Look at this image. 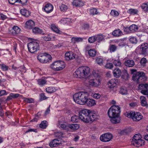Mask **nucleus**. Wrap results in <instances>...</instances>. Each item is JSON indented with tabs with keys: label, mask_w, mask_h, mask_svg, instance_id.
Here are the masks:
<instances>
[{
	"label": "nucleus",
	"mask_w": 148,
	"mask_h": 148,
	"mask_svg": "<svg viewBox=\"0 0 148 148\" xmlns=\"http://www.w3.org/2000/svg\"><path fill=\"white\" fill-rule=\"evenodd\" d=\"M61 143L59 140L55 139L50 143L49 145L51 147H53L58 146Z\"/></svg>",
	"instance_id": "obj_21"
},
{
	"label": "nucleus",
	"mask_w": 148,
	"mask_h": 148,
	"mask_svg": "<svg viewBox=\"0 0 148 148\" xmlns=\"http://www.w3.org/2000/svg\"><path fill=\"white\" fill-rule=\"evenodd\" d=\"M125 116L128 118H131L135 121H139L143 118V116L139 112L129 111L126 112L125 114Z\"/></svg>",
	"instance_id": "obj_6"
},
{
	"label": "nucleus",
	"mask_w": 148,
	"mask_h": 148,
	"mask_svg": "<svg viewBox=\"0 0 148 148\" xmlns=\"http://www.w3.org/2000/svg\"><path fill=\"white\" fill-rule=\"evenodd\" d=\"M132 79L136 82L140 83L146 81L147 77L143 72H138L134 74Z\"/></svg>",
	"instance_id": "obj_4"
},
{
	"label": "nucleus",
	"mask_w": 148,
	"mask_h": 148,
	"mask_svg": "<svg viewBox=\"0 0 148 148\" xmlns=\"http://www.w3.org/2000/svg\"><path fill=\"white\" fill-rule=\"evenodd\" d=\"M71 40L73 42H82L83 38L81 37H73L72 38Z\"/></svg>",
	"instance_id": "obj_42"
},
{
	"label": "nucleus",
	"mask_w": 148,
	"mask_h": 148,
	"mask_svg": "<svg viewBox=\"0 0 148 148\" xmlns=\"http://www.w3.org/2000/svg\"><path fill=\"white\" fill-rule=\"evenodd\" d=\"M68 9L67 6L64 4H62L60 6V9L61 11H65Z\"/></svg>",
	"instance_id": "obj_55"
},
{
	"label": "nucleus",
	"mask_w": 148,
	"mask_h": 148,
	"mask_svg": "<svg viewBox=\"0 0 148 148\" xmlns=\"http://www.w3.org/2000/svg\"><path fill=\"white\" fill-rule=\"evenodd\" d=\"M88 97V93L87 92H80L74 95L73 99L76 103L83 105L86 103Z\"/></svg>",
	"instance_id": "obj_2"
},
{
	"label": "nucleus",
	"mask_w": 148,
	"mask_h": 148,
	"mask_svg": "<svg viewBox=\"0 0 148 148\" xmlns=\"http://www.w3.org/2000/svg\"><path fill=\"white\" fill-rule=\"evenodd\" d=\"M53 5L50 3H47L45 5L43 9L47 13H49L51 12L53 9Z\"/></svg>",
	"instance_id": "obj_14"
},
{
	"label": "nucleus",
	"mask_w": 148,
	"mask_h": 148,
	"mask_svg": "<svg viewBox=\"0 0 148 148\" xmlns=\"http://www.w3.org/2000/svg\"><path fill=\"white\" fill-rule=\"evenodd\" d=\"M34 25V22L32 20H30L26 23L25 27L28 29H32Z\"/></svg>",
	"instance_id": "obj_18"
},
{
	"label": "nucleus",
	"mask_w": 148,
	"mask_h": 148,
	"mask_svg": "<svg viewBox=\"0 0 148 148\" xmlns=\"http://www.w3.org/2000/svg\"><path fill=\"white\" fill-rule=\"evenodd\" d=\"M47 122L46 121H42L40 124V127L43 129L46 128L47 126Z\"/></svg>",
	"instance_id": "obj_38"
},
{
	"label": "nucleus",
	"mask_w": 148,
	"mask_h": 148,
	"mask_svg": "<svg viewBox=\"0 0 148 148\" xmlns=\"http://www.w3.org/2000/svg\"><path fill=\"white\" fill-rule=\"evenodd\" d=\"M113 73L114 76L116 78L119 77L121 74V70L118 68L115 69L113 70Z\"/></svg>",
	"instance_id": "obj_20"
},
{
	"label": "nucleus",
	"mask_w": 148,
	"mask_h": 148,
	"mask_svg": "<svg viewBox=\"0 0 148 148\" xmlns=\"http://www.w3.org/2000/svg\"><path fill=\"white\" fill-rule=\"evenodd\" d=\"M43 39L45 41H50L51 39V38L49 35H46L42 36Z\"/></svg>",
	"instance_id": "obj_56"
},
{
	"label": "nucleus",
	"mask_w": 148,
	"mask_h": 148,
	"mask_svg": "<svg viewBox=\"0 0 148 148\" xmlns=\"http://www.w3.org/2000/svg\"><path fill=\"white\" fill-rule=\"evenodd\" d=\"M25 101L27 103H31L34 102V100L32 98H25L24 99Z\"/></svg>",
	"instance_id": "obj_53"
},
{
	"label": "nucleus",
	"mask_w": 148,
	"mask_h": 148,
	"mask_svg": "<svg viewBox=\"0 0 148 148\" xmlns=\"http://www.w3.org/2000/svg\"><path fill=\"white\" fill-rule=\"evenodd\" d=\"M95 38H96V40L99 42L102 41L103 39V38L101 35H99L96 36Z\"/></svg>",
	"instance_id": "obj_49"
},
{
	"label": "nucleus",
	"mask_w": 148,
	"mask_h": 148,
	"mask_svg": "<svg viewBox=\"0 0 148 148\" xmlns=\"http://www.w3.org/2000/svg\"><path fill=\"white\" fill-rule=\"evenodd\" d=\"M88 123L90 121H93L98 118V116L95 111H90L89 112Z\"/></svg>",
	"instance_id": "obj_11"
},
{
	"label": "nucleus",
	"mask_w": 148,
	"mask_h": 148,
	"mask_svg": "<svg viewBox=\"0 0 148 148\" xmlns=\"http://www.w3.org/2000/svg\"><path fill=\"white\" fill-rule=\"evenodd\" d=\"M90 110L84 109L80 111L79 113V118L83 121L88 123L89 113Z\"/></svg>",
	"instance_id": "obj_9"
},
{
	"label": "nucleus",
	"mask_w": 148,
	"mask_h": 148,
	"mask_svg": "<svg viewBox=\"0 0 148 148\" xmlns=\"http://www.w3.org/2000/svg\"><path fill=\"white\" fill-rule=\"evenodd\" d=\"M96 62L99 65H102L103 64V60L102 58L98 57L96 59Z\"/></svg>",
	"instance_id": "obj_44"
},
{
	"label": "nucleus",
	"mask_w": 148,
	"mask_h": 148,
	"mask_svg": "<svg viewBox=\"0 0 148 148\" xmlns=\"http://www.w3.org/2000/svg\"><path fill=\"white\" fill-rule=\"evenodd\" d=\"M140 99L141 105L147 108L148 105L147 103L146 98L143 96H141L140 98Z\"/></svg>",
	"instance_id": "obj_23"
},
{
	"label": "nucleus",
	"mask_w": 148,
	"mask_h": 148,
	"mask_svg": "<svg viewBox=\"0 0 148 148\" xmlns=\"http://www.w3.org/2000/svg\"><path fill=\"white\" fill-rule=\"evenodd\" d=\"M101 95L99 93H95L92 95V97L95 99H98L100 97Z\"/></svg>",
	"instance_id": "obj_63"
},
{
	"label": "nucleus",
	"mask_w": 148,
	"mask_h": 148,
	"mask_svg": "<svg viewBox=\"0 0 148 148\" xmlns=\"http://www.w3.org/2000/svg\"><path fill=\"white\" fill-rule=\"evenodd\" d=\"M122 78L126 80L129 78V75L126 71H125L123 74V75Z\"/></svg>",
	"instance_id": "obj_50"
},
{
	"label": "nucleus",
	"mask_w": 148,
	"mask_h": 148,
	"mask_svg": "<svg viewBox=\"0 0 148 148\" xmlns=\"http://www.w3.org/2000/svg\"><path fill=\"white\" fill-rule=\"evenodd\" d=\"M129 29L132 32H134L137 30L138 27L136 25L133 24L130 26Z\"/></svg>",
	"instance_id": "obj_30"
},
{
	"label": "nucleus",
	"mask_w": 148,
	"mask_h": 148,
	"mask_svg": "<svg viewBox=\"0 0 148 148\" xmlns=\"http://www.w3.org/2000/svg\"><path fill=\"white\" fill-rule=\"evenodd\" d=\"M20 29L18 27L16 26H13L11 30L10 31V33L13 35H15L19 33Z\"/></svg>",
	"instance_id": "obj_15"
},
{
	"label": "nucleus",
	"mask_w": 148,
	"mask_h": 148,
	"mask_svg": "<svg viewBox=\"0 0 148 148\" xmlns=\"http://www.w3.org/2000/svg\"><path fill=\"white\" fill-rule=\"evenodd\" d=\"M33 32L35 34H44V33L43 32L41 29L38 27H35L32 29Z\"/></svg>",
	"instance_id": "obj_28"
},
{
	"label": "nucleus",
	"mask_w": 148,
	"mask_h": 148,
	"mask_svg": "<svg viewBox=\"0 0 148 148\" xmlns=\"http://www.w3.org/2000/svg\"><path fill=\"white\" fill-rule=\"evenodd\" d=\"M112 138V136L110 133H107L102 134L101 136L100 140L103 142H108L110 141Z\"/></svg>",
	"instance_id": "obj_10"
},
{
	"label": "nucleus",
	"mask_w": 148,
	"mask_h": 148,
	"mask_svg": "<svg viewBox=\"0 0 148 148\" xmlns=\"http://www.w3.org/2000/svg\"><path fill=\"white\" fill-rule=\"evenodd\" d=\"M114 64L116 66H120L121 63L120 60H114L113 62Z\"/></svg>",
	"instance_id": "obj_45"
},
{
	"label": "nucleus",
	"mask_w": 148,
	"mask_h": 148,
	"mask_svg": "<svg viewBox=\"0 0 148 148\" xmlns=\"http://www.w3.org/2000/svg\"><path fill=\"white\" fill-rule=\"evenodd\" d=\"M63 135V133L61 132H58L55 133V136L56 137H58L59 138L64 137Z\"/></svg>",
	"instance_id": "obj_52"
},
{
	"label": "nucleus",
	"mask_w": 148,
	"mask_h": 148,
	"mask_svg": "<svg viewBox=\"0 0 148 148\" xmlns=\"http://www.w3.org/2000/svg\"><path fill=\"white\" fill-rule=\"evenodd\" d=\"M52 30L54 32L58 34H60L61 31L58 29V27L54 25H52L51 26Z\"/></svg>",
	"instance_id": "obj_39"
},
{
	"label": "nucleus",
	"mask_w": 148,
	"mask_h": 148,
	"mask_svg": "<svg viewBox=\"0 0 148 148\" xmlns=\"http://www.w3.org/2000/svg\"><path fill=\"white\" fill-rule=\"evenodd\" d=\"M129 40L131 43L133 44H136L138 41L136 38L133 36H130Z\"/></svg>",
	"instance_id": "obj_40"
},
{
	"label": "nucleus",
	"mask_w": 148,
	"mask_h": 148,
	"mask_svg": "<svg viewBox=\"0 0 148 148\" xmlns=\"http://www.w3.org/2000/svg\"><path fill=\"white\" fill-rule=\"evenodd\" d=\"M86 103L89 106H92L96 104L95 101L92 99H88L87 98L86 100Z\"/></svg>",
	"instance_id": "obj_22"
},
{
	"label": "nucleus",
	"mask_w": 148,
	"mask_h": 148,
	"mask_svg": "<svg viewBox=\"0 0 148 148\" xmlns=\"http://www.w3.org/2000/svg\"><path fill=\"white\" fill-rule=\"evenodd\" d=\"M116 81L114 79H112L108 83L109 88H114L116 85Z\"/></svg>",
	"instance_id": "obj_17"
},
{
	"label": "nucleus",
	"mask_w": 148,
	"mask_h": 148,
	"mask_svg": "<svg viewBox=\"0 0 148 148\" xmlns=\"http://www.w3.org/2000/svg\"><path fill=\"white\" fill-rule=\"evenodd\" d=\"M117 47L114 45H112L110 47V50L112 52H114L116 49Z\"/></svg>",
	"instance_id": "obj_59"
},
{
	"label": "nucleus",
	"mask_w": 148,
	"mask_h": 148,
	"mask_svg": "<svg viewBox=\"0 0 148 148\" xmlns=\"http://www.w3.org/2000/svg\"><path fill=\"white\" fill-rule=\"evenodd\" d=\"M141 7L142 9L145 11H148V5L146 4H143Z\"/></svg>",
	"instance_id": "obj_60"
},
{
	"label": "nucleus",
	"mask_w": 148,
	"mask_h": 148,
	"mask_svg": "<svg viewBox=\"0 0 148 148\" xmlns=\"http://www.w3.org/2000/svg\"><path fill=\"white\" fill-rule=\"evenodd\" d=\"M65 67V64L63 61H56L50 65L51 68L53 70L59 71L63 69Z\"/></svg>",
	"instance_id": "obj_5"
},
{
	"label": "nucleus",
	"mask_w": 148,
	"mask_h": 148,
	"mask_svg": "<svg viewBox=\"0 0 148 148\" xmlns=\"http://www.w3.org/2000/svg\"><path fill=\"white\" fill-rule=\"evenodd\" d=\"M90 70V68L88 66H82L76 69L74 75L76 77L83 78L87 77L89 75Z\"/></svg>",
	"instance_id": "obj_3"
},
{
	"label": "nucleus",
	"mask_w": 148,
	"mask_h": 148,
	"mask_svg": "<svg viewBox=\"0 0 148 148\" xmlns=\"http://www.w3.org/2000/svg\"><path fill=\"white\" fill-rule=\"evenodd\" d=\"M125 65L127 67H132L135 64L134 61L132 60H125L124 62Z\"/></svg>",
	"instance_id": "obj_19"
},
{
	"label": "nucleus",
	"mask_w": 148,
	"mask_h": 148,
	"mask_svg": "<svg viewBox=\"0 0 148 148\" xmlns=\"http://www.w3.org/2000/svg\"><path fill=\"white\" fill-rule=\"evenodd\" d=\"M10 95L12 97V99H16L18 98V97L19 95L18 94V93H10Z\"/></svg>",
	"instance_id": "obj_62"
},
{
	"label": "nucleus",
	"mask_w": 148,
	"mask_h": 148,
	"mask_svg": "<svg viewBox=\"0 0 148 148\" xmlns=\"http://www.w3.org/2000/svg\"><path fill=\"white\" fill-rule=\"evenodd\" d=\"M45 55L43 54H41L38 56V59L39 61L41 63H43L44 61Z\"/></svg>",
	"instance_id": "obj_43"
},
{
	"label": "nucleus",
	"mask_w": 148,
	"mask_h": 148,
	"mask_svg": "<svg viewBox=\"0 0 148 148\" xmlns=\"http://www.w3.org/2000/svg\"><path fill=\"white\" fill-rule=\"evenodd\" d=\"M112 34L114 36L117 37H119L123 34L122 32L119 29L114 30L112 32Z\"/></svg>",
	"instance_id": "obj_26"
},
{
	"label": "nucleus",
	"mask_w": 148,
	"mask_h": 148,
	"mask_svg": "<svg viewBox=\"0 0 148 148\" xmlns=\"http://www.w3.org/2000/svg\"><path fill=\"white\" fill-rule=\"evenodd\" d=\"M138 11L136 9L131 8L129 9L127 12L130 14H136L138 12Z\"/></svg>",
	"instance_id": "obj_47"
},
{
	"label": "nucleus",
	"mask_w": 148,
	"mask_h": 148,
	"mask_svg": "<svg viewBox=\"0 0 148 148\" xmlns=\"http://www.w3.org/2000/svg\"><path fill=\"white\" fill-rule=\"evenodd\" d=\"M79 116L76 115H74L71 117V120L73 122H78Z\"/></svg>",
	"instance_id": "obj_48"
},
{
	"label": "nucleus",
	"mask_w": 148,
	"mask_h": 148,
	"mask_svg": "<svg viewBox=\"0 0 148 148\" xmlns=\"http://www.w3.org/2000/svg\"><path fill=\"white\" fill-rule=\"evenodd\" d=\"M20 12L22 15L25 16H28L30 14V12L29 11L24 8L21 9Z\"/></svg>",
	"instance_id": "obj_27"
},
{
	"label": "nucleus",
	"mask_w": 148,
	"mask_h": 148,
	"mask_svg": "<svg viewBox=\"0 0 148 148\" xmlns=\"http://www.w3.org/2000/svg\"><path fill=\"white\" fill-rule=\"evenodd\" d=\"M141 138V136L140 134H135L133 137L132 142L134 143L135 142H136L137 140L140 139Z\"/></svg>",
	"instance_id": "obj_33"
},
{
	"label": "nucleus",
	"mask_w": 148,
	"mask_h": 148,
	"mask_svg": "<svg viewBox=\"0 0 148 148\" xmlns=\"http://www.w3.org/2000/svg\"><path fill=\"white\" fill-rule=\"evenodd\" d=\"M40 99L42 100H45V99H46L47 98V97L45 96L44 93H41L40 94Z\"/></svg>",
	"instance_id": "obj_64"
},
{
	"label": "nucleus",
	"mask_w": 148,
	"mask_h": 148,
	"mask_svg": "<svg viewBox=\"0 0 148 148\" xmlns=\"http://www.w3.org/2000/svg\"><path fill=\"white\" fill-rule=\"evenodd\" d=\"M144 143V141L140 139L133 143V144L136 146L138 147L143 145Z\"/></svg>",
	"instance_id": "obj_29"
},
{
	"label": "nucleus",
	"mask_w": 148,
	"mask_h": 148,
	"mask_svg": "<svg viewBox=\"0 0 148 148\" xmlns=\"http://www.w3.org/2000/svg\"><path fill=\"white\" fill-rule=\"evenodd\" d=\"M27 1L28 0H18V3L24 5L27 3Z\"/></svg>",
	"instance_id": "obj_58"
},
{
	"label": "nucleus",
	"mask_w": 148,
	"mask_h": 148,
	"mask_svg": "<svg viewBox=\"0 0 148 148\" xmlns=\"http://www.w3.org/2000/svg\"><path fill=\"white\" fill-rule=\"evenodd\" d=\"M72 4L75 7L82 6L84 5L83 2L81 0H74L72 2Z\"/></svg>",
	"instance_id": "obj_24"
},
{
	"label": "nucleus",
	"mask_w": 148,
	"mask_h": 148,
	"mask_svg": "<svg viewBox=\"0 0 148 148\" xmlns=\"http://www.w3.org/2000/svg\"><path fill=\"white\" fill-rule=\"evenodd\" d=\"M91 77H92V79H90L89 81V84L90 85L94 87H97L101 83V78L99 75L97 76L93 75H92Z\"/></svg>",
	"instance_id": "obj_7"
},
{
	"label": "nucleus",
	"mask_w": 148,
	"mask_h": 148,
	"mask_svg": "<svg viewBox=\"0 0 148 148\" xmlns=\"http://www.w3.org/2000/svg\"><path fill=\"white\" fill-rule=\"evenodd\" d=\"M89 11L90 14L92 15L97 14L99 13V12L98 11L97 9L96 8L90 9Z\"/></svg>",
	"instance_id": "obj_37"
},
{
	"label": "nucleus",
	"mask_w": 148,
	"mask_h": 148,
	"mask_svg": "<svg viewBox=\"0 0 148 148\" xmlns=\"http://www.w3.org/2000/svg\"><path fill=\"white\" fill-rule=\"evenodd\" d=\"M110 14L111 15L114 17L117 16L119 15V12L114 10H112Z\"/></svg>",
	"instance_id": "obj_51"
},
{
	"label": "nucleus",
	"mask_w": 148,
	"mask_h": 148,
	"mask_svg": "<svg viewBox=\"0 0 148 148\" xmlns=\"http://www.w3.org/2000/svg\"><path fill=\"white\" fill-rule=\"evenodd\" d=\"M138 88L142 90L141 91V93L144 95H148V84H140L139 85Z\"/></svg>",
	"instance_id": "obj_13"
},
{
	"label": "nucleus",
	"mask_w": 148,
	"mask_h": 148,
	"mask_svg": "<svg viewBox=\"0 0 148 148\" xmlns=\"http://www.w3.org/2000/svg\"><path fill=\"white\" fill-rule=\"evenodd\" d=\"M57 126L60 128H62L63 129L67 131L69 130V126L66 123L64 122V120L62 119L61 121L59 120Z\"/></svg>",
	"instance_id": "obj_12"
},
{
	"label": "nucleus",
	"mask_w": 148,
	"mask_h": 148,
	"mask_svg": "<svg viewBox=\"0 0 148 148\" xmlns=\"http://www.w3.org/2000/svg\"><path fill=\"white\" fill-rule=\"evenodd\" d=\"M47 82L46 80L43 79H39L37 80L38 84L41 86L46 84Z\"/></svg>",
	"instance_id": "obj_34"
},
{
	"label": "nucleus",
	"mask_w": 148,
	"mask_h": 148,
	"mask_svg": "<svg viewBox=\"0 0 148 148\" xmlns=\"http://www.w3.org/2000/svg\"><path fill=\"white\" fill-rule=\"evenodd\" d=\"M28 51L31 53H35L39 49V44L36 41H32L27 44Z\"/></svg>",
	"instance_id": "obj_8"
},
{
	"label": "nucleus",
	"mask_w": 148,
	"mask_h": 148,
	"mask_svg": "<svg viewBox=\"0 0 148 148\" xmlns=\"http://www.w3.org/2000/svg\"><path fill=\"white\" fill-rule=\"evenodd\" d=\"M51 60V57L49 55H47V56L45 55L44 61L43 63H47L50 62Z\"/></svg>",
	"instance_id": "obj_41"
},
{
	"label": "nucleus",
	"mask_w": 148,
	"mask_h": 148,
	"mask_svg": "<svg viewBox=\"0 0 148 148\" xmlns=\"http://www.w3.org/2000/svg\"><path fill=\"white\" fill-rule=\"evenodd\" d=\"M120 108L118 106H113L109 108L108 114L109 117L110 118V121L111 123L117 124L120 122Z\"/></svg>",
	"instance_id": "obj_1"
},
{
	"label": "nucleus",
	"mask_w": 148,
	"mask_h": 148,
	"mask_svg": "<svg viewBox=\"0 0 148 148\" xmlns=\"http://www.w3.org/2000/svg\"><path fill=\"white\" fill-rule=\"evenodd\" d=\"M88 53L90 56H94L96 55V51L95 49H90L88 51Z\"/></svg>",
	"instance_id": "obj_36"
},
{
	"label": "nucleus",
	"mask_w": 148,
	"mask_h": 148,
	"mask_svg": "<svg viewBox=\"0 0 148 148\" xmlns=\"http://www.w3.org/2000/svg\"><path fill=\"white\" fill-rule=\"evenodd\" d=\"M105 67L107 69H111L113 68V65L112 63H109L106 65Z\"/></svg>",
	"instance_id": "obj_61"
},
{
	"label": "nucleus",
	"mask_w": 148,
	"mask_h": 148,
	"mask_svg": "<svg viewBox=\"0 0 148 148\" xmlns=\"http://www.w3.org/2000/svg\"><path fill=\"white\" fill-rule=\"evenodd\" d=\"M119 92L122 95H126L127 94L128 91L126 88L122 87L120 88Z\"/></svg>",
	"instance_id": "obj_32"
},
{
	"label": "nucleus",
	"mask_w": 148,
	"mask_h": 148,
	"mask_svg": "<svg viewBox=\"0 0 148 148\" xmlns=\"http://www.w3.org/2000/svg\"><path fill=\"white\" fill-rule=\"evenodd\" d=\"M95 36H92L89 38L88 41L89 42L92 43L96 41Z\"/></svg>",
	"instance_id": "obj_54"
},
{
	"label": "nucleus",
	"mask_w": 148,
	"mask_h": 148,
	"mask_svg": "<svg viewBox=\"0 0 148 148\" xmlns=\"http://www.w3.org/2000/svg\"><path fill=\"white\" fill-rule=\"evenodd\" d=\"M69 129H70L73 130H76L79 128V125L76 124H74L69 125Z\"/></svg>",
	"instance_id": "obj_31"
},
{
	"label": "nucleus",
	"mask_w": 148,
	"mask_h": 148,
	"mask_svg": "<svg viewBox=\"0 0 148 148\" xmlns=\"http://www.w3.org/2000/svg\"><path fill=\"white\" fill-rule=\"evenodd\" d=\"M147 60L145 58H143L140 60V63L143 66H145L147 62Z\"/></svg>",
	"instance_id": "obj_57"
},
{
	"label": "nucleus",
	"mask_w": 148,
	"mask_h": 148,
	"mask_svg": "<svg viewBox=\"0 0 148 148\" xmlns=\"http://www.w3.org/2000/svg\"><path fill=\"white\" fill-rule=\"evenodd\" d=\"M65 57L66 59L72 60L74 59L75 57L72 53L67 52L65 54Z\"/></svg>",
	"instance_id": "obj_25"
},
{
	"label": "nucleus",
	"mask_w": 148,
	"mask_h": 148,
	"mask_svg": "<svg viewBox=\"0 0 148 148\" xmlns=\"http://www.w3.org/2000/svg\"><path fill=\"white\" fill-rule=\"evenodd\" d=\"M0 66L1 69L3 71H7L8 70L9 67L4 64H0Z\"/></svg>",
	"instance_id": "obj_46"
},
{
	"label": "nucleus",
	"mask_w": 148,
	"mask_h": 148,
	"mask_svg": "<svg viewBox=\"0 0 148 148\" xmlns=\"http://www.w3.org/2000/svg\"><path fill=\"white\" fill-rule=\"evenodd\" d=\"M148 48V44L144 43L142 44L140 47V51L142 54H145L147 53V49Z\"/></svg>",
	"instance_id": "obj_16"
},
{
	"label": "nucleus",
	"mask_w": 148,
	"mask_h": 148,
	"mask_svg": "<svg viewBox=\"0 0 148 148\" xmlns=\"http://www.w3.org/2000/svg\"><path fill=\"white\" fill-rule=\"evenodd\" d=\"M56 89L53 87H49L46 89V91L48 93H52L55 92Z\"/></svg>",
	"instance_id": "obj_35"
}]
</instances>
